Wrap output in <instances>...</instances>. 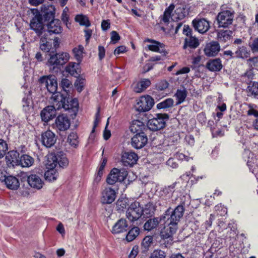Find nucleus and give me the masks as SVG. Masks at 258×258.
<instances>
[{"instance_id": "052dcab7", "label": "nucleus", "mask_w": 258, "mask_h": 258, "mask_svg": "<svg viewBox=\"0 0 258 258\" xmlns=\"http://www.w3.org/2000/svg\"><path fill=\"white\" fill-rule=\"evenodd\" d=\"M71 85L72 83L69 79L66 78L62 79L60 82V85L62 88V91H67L66 89L70 88Z\"/></svg>"}, {"instance_id": "c85d7f7f", "label": "nucleus", "mask_w": 258, "mask_h": 258, "mask_svg": "<svg viewBox=\"0 0 258 258\" xmlns=\"http://www.w3.org/2000/svg\"><path fill=\"white\" fill-rule=\"evenodd\" d=\"M233 32L230 30H220L217 32V37L218 42L224 43L230 40L232 37Z\"/></svg>"}, {"instance_id": "13d9d810", "label": "nucleus", "mask_w": 258, "mask_h": 258, "mask_svg": "<svg viewBox=\"0 0 258 258\" xmlns=\"http://www.w3.org/2000/svg\"><path fill=\"white\" fill-rule=\"evenodd\" d=\"M153 242V237L151 236H146L143 240L142 245L145 248H148Z\"/></svg>"}, {"instance_id": "0e129e2a", "label": "nucleus", "mask_w": 258, "mask_h": 258, "mask_svg": "<svg viewBox=\"0 0 258 258\" xmlns=\"http://www.w3.org/2000/svg\"><path fill=\"white\" fill-rule=\"evenodd\" d=\"M110 35L111 40L113 44L116 43L120 39V37L119 34L115 31H112L110 33Z\"/></svg>"}, {"instance_id": "1a4fd4ad", "label": "nucleus", "mask_w": 258, "mask_h": 258, "mask_svg": "<svg viewBox=\"0 0 258 258\" xmlns=\"http://www.w3.org/2000/svg\"><path fill=\"white\" fill-rule=\"evenodd\" d=\"M39 82L42 87L44 86L52 95L57 92V82L55 76H42L39 79Z\"/></svg>"}, {"instance_id": "cd10ccee", "label": "nucleus", "mask_w": 258, "mask_h": 258, "mask_svg": "<svg viewBox=\"0 0 258 258\" xmlns=\"http://www.w3.org/2000/svg\"><path fill=\"white\" fill-rule=\"evenodd\" d=\"M130 128L131 132L135 134L138 133L141 134V133H145L144 131L147 130L145 124L139 120H134Z\"/></svg>"}, {"instance_id": "c03bdc74", "label": "nucleus", "mask_w": 258, "mask_h": 258, "mask_svg": "<svg viewBox=\"0 0 258 258\" xmlns=\"http://www.w3.org/2000/svg\"><path fill=\"white\" fill-rule=\"evenodd\" d=\"M175 96L177 100V104H181L185 100L187 96V91L185 89H178L175 94Z\"/></svg>"}, {"instance_id": "864d4df0", "label": "nucleus", "mask_w": 258, "mask_h": 258, "mask_svg": "<svg viewBox=\"0 0 258 258\" xmlns=\"http://www.w3.org/2000/svg\"><path fill=\"white\" fill-rule=\"evenodd\" d=\"M215 210L217 212V214L221 216H224L227 213V208L224 207L221 204L215 207Z\"/></svg>"}, {"instance_id": "2eb2a0df", "label": "nucleus", "mask_w": 258, "mask_h": 258, "mask_svg": "<svg viewBox=\"0 0 258 258\" xmlns=\"http://www.w3.org/2000/svg\"><path fill=\"white\" fill-rule=\"evenodd\" d=\"M52 162L48 159L47 165L52 167H55L58 164L59 167L64 168L69 164V161L66 155L62 152H59L56 155L52 157Z\"/></svg>"}, {"instance_id": "5701e85b", "label": "nucleus", "mask_w": 258, "mask_h": 258, "mask_svg": "<svg viewBox=\"0 0 258 258\" xmlns=\"http://www.w3.org/2000/svg\"><path fill=\"white\" fill-rule=\"evenodd\" d=\"M27 180L29 185L32 188L37 189H41L44 182L39 175L35 174H31L27 176Z\"/></svg>"}, {"instance_id": "393cba45", "label": "nucleus", "mask_w": 258, "mask_h": 258, "mask_svg": "<svg viewBox=\"0 0 258 258\" xmlns=\"http://www.w3.org/2000/svg\"><path fill=\"white\" fill-rule=\"evenodd\" d=\"M116 192L110 187H106L102 192V202L103 204H111L115 200Z\"/></svg>"}, {"instance_id": "0eeeda50", "label": "nucleus", "mask_w": 258, "mask_h": 258, "mask_svg": "<svg viewBox=\"0 0 258 258\" xmlns=\"http://www.w3.org/2000/svg\"><path fill=\"white\" fill-rule=\"evenodd\" d=\"M127 174V171L125 169L114 168L108 174L106 182L111 185H113L117 182H122L125 179Z\"/></svg>"}, {"instance_id": "f3484780", "label": "nucleus", "mask_w": 258, "mask_h": 258, "mask_svg": "<svg viewBox=\"0 0 258 258\" xmlns=\"http://www.w3.org/2000/svg\"><path fill=\"white\" fill-rule=\"evenodd\" d=\"M138 156L133 151H125L122 152L121 157V161L124 166H133L135 164L138 160Z\"/></svg>"}, {"instance_id": "338daca9", "label": "nucleus", "mask_w": 258, "mask_h": 258, "mask_svg": "<svg viewBox=\"0 0 258 258\" xmlns=\"http://www.w3.org/2000/svg\"><path fill=\"white\" fill-rule=\"evenodd\" d=\"M174 157L175 158V159H176L178 160H180V161H183L184 160H186V161L188 160V157L186 156L184 154L181 153H176V154H175L174 155Z\"/></svg>"}, {"instance_id": "09e8293b", "label": "nucleus", "mask_w": 258, "mask_h": 258, "mask_svg": "<svg viewBox=\"0 0 258 258\" xmlns=\"http://www.w3.org/2000/svg\"><path fill=\"white\" fill-rule=\"evenodd\" d=\"M248 46L252 53L258 52V37L254 39H250L248 42Z\"/></svg>"}, {"instance_id": "2f4dec72", "label": "nucleus", "mask_w": 258, "mask_h": 258, "mask_svg": "<svg viewBox=\"0 0 258 258\" xmlns=\"http://www.w3.org/2000/svg\"><path fill=\"white\" fill-rule=\"evenodd\" d=\"M200 45V42L198 38L192 36L186 37L184 39V43L183 46V49L189 48L190 49H196Z\"/></svg>"}, {"instance_id": "423d86ee", "label": "nucleus", "mask_w": 258, "mask_h": 258, "mask_svg": "<svg viewBox=\"0 0 258 258\" xmlns=\"http://www.w3.org/2000/svg\"><path fill=\"white\" fill-rule=\"evenodd\" d=\"M34 17L30 23L31 29L33 30L38 36H40L44 32V25L43 23L42 16L37 9L33 10Z\"/></svg>"}, {"instance_id": "20e7f679", "label": "nucleus", "mask_w": 258, "mask_h": 258, "mask_svg": "<svg viewBox=\"0 0 258 258\" xmlns=\"http://www.w3.org/2000/svg\"><path fill=\"white\" fill-rule=\"evenodd\" d=\"M69 58L70 55L67 52L50 54V57L48 60L47 65L52 73H57L60 70L61 67L68 62Z\"/></svg>"}, {"instance_id": "8fccbe9b", "label": "nucleus", "mask_w": 258, "mask_h": 258, "mask_svg": "<svg viewBox=\"0 0 258 258\" xmlns=\"http://www.w3.org/2000/svg\"><path fill=\"white\" fill-rule=\"evenodd\" d=\"M77 78V79L75 82L74 85L77 91L80 93L84 89L85 80L83 78H80V76Z\"/></svg>"}, {"instance_id": "9b49d317", "label": "nucleus", "mask_w": 258, "mask_h": 258, "mask_svg": "<svg viewBox=\"0 0 258 258\" xmlns=\"http://www.w3.org/2000/svg\"><path fill=\"white\" fill-rule=\"evenodd\" d=\"M70 120L67 115L63 114L59 115L55 119V123L53 124V127L57 132H64L70 127Z\"/></svg>"}, {"instance_id": "4d7b16f0", "label": "nucleus", "mask_w": 258, "mask_h": 258, "mask_svg": "<svg viewBox=\"0 0 258 258\" xmlns=\"http://www.w3.org/2000/svg\"><path fill=\"white\" fill-rule=\"evenodd\" d=\"M165 253L161 250H155L150 258H165Z\"/></svg>"}, {"instance_id": "680f3d73", "label": "nucleus", "mask_w": 258, "mask_h": 258, "mask_svg": "<svg viewBox=\"0 0 258 258\" xmlns=\"http://www.w3.org/2000/svg\"><path fill=\"white\" fill-rule=\"evenodd\" d=\"M234 53H233L231 50H227L224 51L222 53L220 54V55L222 57L226 59H230L234 57L233 55Z\"/></svg>"}, {"instance_id": "3c124183", "label": "nucleus", "mask_w": 258, "mask_h": 258, "mask_svg": "<svg viewBox=\"0 0 258 258\" xmlns=\"http://www.w3.org/2000/svg\"><path fill=\"white\" fill-rule=\"evenodd\" d=\"M8 150L7 142L3 139H0V159L3 158Z\"/></svg>"}, {"instance_id": "6e6552de", "label": "nucleus", "mask_w": 258, "mask_h": 258, "mask_svg": "<svg viewBox=\"0 0 258 258\" xmlns=\"http://www.w3.org/2000/svg\"><path fill=\"white\" fill-rule=\"evenodd\" d=\"M143 207L138 202L132 203L127 208L126 216L128 220L134 222L141 218L143 215Z\"/></svg>"}, {"instance_id": "72a5a7b5", "label": "nucleus", "mask_w": 258, "mask_h": 258, "mask_svg": "<svg viewBox=\"0 0 258 258\" xmlns=\"http://www.w3.org/2000/svg\"><path fill=\"white\" fill-rule=\"evenodd\" d=\"M164 47V44L159 41H157V43L152 44L147 46L148 49L152 51L167 54L168 52L165 50Z\"/></svg>"}, {"instance_id": "ea45409f", "label": "nucleus", "mask_w": 258, "mask_h": 258, "mask_svg": "<svg viewBox=\"0 0 258 258\" xmlns=\"http://www.w3.org/2000/svg\"><path fill=\"white\" fill-rule=\"evenodd\" d=\"M173 99L169 98L158 103L156 107L158 109H166L172 107L173 106Z\"/></svg>"}, {"instance_id": "79ce46f5", "label": "nucleus", "mask_w": 258, "mask_h": 258, "mask_svg": "<svg viewBox=\"0 0 258 258\" xmlns=\"http://www.w3.org/2000/svg\"><path fill=\"white\" fill-rule=\"evenodd\" d=\"M140 229L138 227L132 228L126 236V239L128 242L132 241L139 234Z\"/></svg>"}, {"instance_id": "49530a36", "label": "nucleus", "mask_w": 258, "mask_h": 258, "mask_svg": "<svg viewBox=\"0 0 258 258\" xmlns=\"http://www.w3.org/2000/svg\"><path fill=\"white\" fill-rule=\"evenodd\" d=\"M76 22H79L81 25L89 27L91 24L88 18L83 15H78L75 17Z\"/></svg>"}, {"instance_id": "4be33fe9", "label": "nucleus", "mask_w": 258, "mask_h": 258, "mask_svg": "<svg viewBox=\"0 0 258 258\" xmlns=\"http://www.w3.org/2000/svg\"><path fill=\"white\" fill-rule=\"evenodd\" d=\"M42 20L47 22L54 19L55 8L52 5L44 6L41 8Z\"/></svg>"}, {"instance_id": "f03ea898", "label": "nucleus", "mask_w": 258, "mask_h": 258, "mask_svg": "<svg viewBox=\"0 0 258 258\" xmlns=\"http://www.w3.org/2000/svg\"><path fill=\"white\" fill-rule=\"evenodd\" d=\"M51 99L53 106L56 110L61 108L72 113L71 115H76L79 107L77 99H72L67 91H61L52 95Z\"/></svg>"}, {"instance_id": "774afa93", "label": "nucleus", "mask_w": 258, "mask_h": 258, "mask_svg": "<svg viewBox=\"0 0 258 258\" xmlns=\"http://www.w3.org/2000/svg\"><path fill=\"white\" fill-rule=\"evenodd\" d=\"M110 27L109 20H103L101 22V28L103 31L107 30Z\"/></svg>"}, {"instance_id": "603ef678", "label": "nucleus", "mask_w": 258, "mask_h": 258, "mask_svg": "<svg viewBox=\"0 0 258 258\" xmlns=\"http://www.w3.org/2000/svg\"><path fill=\"white\" fill-rule=\"evenodd\" d=\"M107 160L105 158L102 159L101 162L99 166L97 175L95 178L96 180L99 181L101 179V176L103 175V171L104 169V167L106 164Z\"/></svg>"}, {"instance_id": "ddd939ff", "label": "nucleus", "mask_w": 258, "mask_h": 258, "mask_svg": "<svg viewBox=\"0 0 258 258\" xmlns=\"http://www.w3.org/2000/svg\"><path fill=\"white\" fill-rule=\"evenodd\" d=\"M0 181L11 190H17L20 186V182L17 177L12 175H7L2 172L0 173Z\"/></svg>"}, {"instance_id": "7c9ffc66", "label": "nucleus", "mask_w": 258, "mask_h": 258, "mask_svg": "<svg viewBox=\"0 0 258 258\" xmlns=\"http://www.w3.org/2000/svg\"><path fill=\"white\" fill-rule=\"evenodd\" d=\"M234 54L235 57L244 59L250 57V51L245 46L242 45L238 46Z\"/></svg>"}, {"instance_id": "aec40b11", "label": "nucleus", "mask_w": 258, "mask_h": 258, "mask_svg": "<svg viewBox=\"0 0 258 258\" xmlns=\"http://www.w3.org/2000/svg\"><path fill=\"white\" fill-rule=\"evenodd\" d=\"M56 141L55 134L50 130L46 131L41 135L42 143L47 148H50L53 146Z\"/></svg>"}, {"instance_id": "37998d69", "label": "nucleus", "mask_w": 258, "mask_h": 258, "mask_svg": "<svg viewBox=\"0 0 258 258\" xmlns=\"http://www.w3.org/2000/svg\"><path fill=\"white\" fill-rule=\"evenodd\" d=\"M83 50L84 47L81 45H79L78 47H75L73 49L74 57L79 62L82 61Z\"/></svg>"}, {"instance_id": "bf43d9fd", "label": "nucleus", "mask_w": 258, "mask_h": 258, "mask_svg": "<svg viewBox=\"0 0 258 258\" xmlns=\"http://www.w3.org/2000/svg\"><path fill=\"white\" fill-rule=\"evenodd\" d=\"M169 86V83L166 80H161L157 85V88L159 90H164Z\"/></svg>"}, {"instance_id": "b1692460", "label": "nucleus", "mask_w": 258, "mask_h": 258, "mask_svg": "<svg viewBox=\"0 0 258 258\" xmlns=\"http://www.w3.org/2000/svg\"><path fill=\"white\" fill-rule=\"evenodd\" d=\"M220 50L219 43L217 41H212L207 44L204 48L206 55L208 56H214Z\"/></svg>"}, {"instance_id": "dca6fc26", "label": "nucleus", "mask_w": 258, "mask_h": 258, "mask_svg": "<svg viewBox=\"0 0 258 258\" xmlns=\"http://www.w3.org/2000/svg\"><path fill=\"white\" fill-rule=\"evenodd\" d=\"M135 134L131 139V144L136 149H140L146 146L148 142V138L145 133Z\"/></svg>"}, {"instance_id": "e2e57ef3", "label": "nucleus", "mask_w": 258, "mask_h": 258, "mask_svg": "<svg viewBox=\"0 0 258 258\" xmlns=\"http://www.w3.org/2000/svg\"><path fill=\"white\" fill-rule=\"evenodd\" d=\"M167 54H164V53H162L161 55H155L154 56H152L150 57L149 61L154 62L158 61H163L166 58V56Z\"/></svg>"}, {"instance_id": "39448f33", "label": "nucleus", "mask_w": 258, "mask_h": 258, "mask_svg": "<svg viewBox=\"0 0 258 258\" xmlns=\"http://www.w3.org/2000/svg\"><path fill=\"white\" fill-rule=\"evenodd\" d=\"M169 117V115L166 113L156 114L154 117L148 120L147 126L150 130L155 131L163 129Z\"/></svg>"}, {"instance_id": "69168bd1", "label": "nucleus", "mask_w": 258, "mask_h": 258, "mask_svg": "<svg viewBox=\"0 0 258 258\" xmlns=\"http://www.w3.org/2000/svg\"><path fill=\"white\" fill-rule=\"evenodd\" d=\"M175 158H170L166 162L167 165L172 167L173 168H176L178 166V163L175 161Z\"/></svg>"}, {"instance_id": "4c0bfd02", "label": "nucleus", "mask_w": 258, "mask_h": 258, "mask_svg": "<svg viewBox=\"0 0 258 258\" xmlns=\"http://www.w3.org/2000/svg\"><path fill=\"white\" fill-rule=\"evenodd\" d=\"M158 218H154L148 220L144 225V228L145 230L151 231L155 228L159 224Z\"/></svg>"}, {"instance_id": "e433bc0d", "label": "nucleus", "mask_w": 258, "mask_h": 258, "mask_svg": "<svg viewBox=\"0 0 258 258\" xmlns=\"http://www.w3.org/2000/svg\"><path fill=\"white\" fill-rule=\"evenodd\" d=\"M54 168L50 166V169L45 172L44 176L46 180L54 181L57 179L58 173Z\"/></svg>"}, {"instance_id": "a211bd4d", "label": "nucleus", "mask_w": 258, "mask_h": 258, "mask_svg": "<svg viewBox=\"0 0 258 258\" xmlns=\"http://www.w3.org/2000/svg\"><path fill=\"white\" fill-rule=\"evenodd\" d=\"M56 115V109L53 105H49L44 108L41 111V120L47 122L54 118Z\"/></svg>"}, {"instance_id": "6ab92c4d", "label": "nucleus", "mask_w": 258, "mask_h": 258, "mask_svg": "<svg viewBox=\"0 0 258 258\" xmlns=\"http://www.w3.org/2000/svg\"><path fill=\"white\" fill-rule=\"evenodd\" d=\"M20 159L19 153L15 150H12L8 152L6 156V161L9 167H14L19 165Z\"/></svg>"}, {"instance_id": "6e6d98bb", "label": "nucleus", "mask_w": 258, "mask_h": 258, "mask_svg": "<svg viewBox=\"0 0 258 258\" xmlns=\"http://www.w3.org/2000/svg\"><path fill=\"white\" fill-rule=\"evenodd\" d=\"M247 63L251 68L256 67L258 64V56L249 58L247 60Z\"/></svg>"}, {"instance_id": "c9c22d12", "label": "nucleus", "mask_w": 258, "mask_h": 258, "mask_svg": "<svg viewBox=\"0 0 258 258\" xmlns=\"http://www.w3.org/2000/svg\"><path fill=\"white\" fill-rule=\"evenodd\" d=\"M155 208L152 203H149L143 207V218H149L154 214Z\"/></svg>"}, {"instance_id": "bb28decb", "label": "nucleus", "mask_w": 258, "mask_h": 258, "mask_svg": "<svg viewBox=\"0 0 258 258\" xmlns=\"http://www.w3.org/2000/svg\"><path fill=\"white\" fill-rule=\"evenodd\" d=\"M80 62H70L66 68V71L71 76L79 77L81 73Z\"/></svg>"}, {"instance_id": "473e14b6", "label": "nucleus", "mask_w": 258, "mask_h": 258, "mask_svg": "<svg viewBox=\"0 0 258 258\" xmlns=\"http://www.w3.org/2000/svg\"><path fill=\"white\" fill-rule=\"evenodd\" d=\"M34 159L32 157L27 154H24L20 157L19 165L23 167H29L34 164Z\"/></svg>"}, {"instance_id": "a878e982", "label": "nucleus", "mask_w": 258, "mask_h": 258, "mask_svg": "<svg viewBox=\"0 0 258 258\" xmlns=\"http://www.w3.org/2000/svg\"><path fill=\"white\" fill-rule=\"evenodd\" d=\"M128 228L127 221L121 218L118 220L112 227L111 232L113 234H118L126 231Z\"/></svg>"}, {"instance_id": "9d476101", "label": "nucleus", "mask_w": 258, "mask_h": 258, "mask_svg": "<svg viewBox=\"0 0 258 258\" xmlns=\"http://www.w3.org/2000/svg\"><path fill=\"white\" fill-rule=\"evenodd\" d=\"M176 184L177 182H174L170 185L165 186L161 188L158 192L159 199L162 202V204H160V205L167 204L170 202L175 191Z\"/></svg>"}, {"instance_id": "4468645a", "label": "nucleus", "mask_w": 258, "mask_h": 258, "mask_svg": "<svg viewBox=\"0 0 258 258\" xmlns=\"http://www.w3.org/2000/svg\"><path fill=\"white\" fill-rule=\"evenodd\" d=\"M154 104V100L152 97L148 95L142 97L137 103L136 109L139 112H146L150 110Z\"/></svg>"}, {"instance_id": "de8ad7c7", "label": "nucleus", "mask_w": 258, "mask_h": 258, "mask_svg": "<svg viewBox=\"0 0 258 258\" xmlns=\"http://www.w3.org/2000/svg\"><path fill=\"white\" fill-rule=\"evenodd\" d=\"M31 101V97L30 96L27 95V96L23 97L22 101V107L23 111L25 112H27L29 111L31 105L30 102Z\"/></svg>"}, {"instance_id": "5fc2aeb1", "label": "nucleus", "mask_w": 258, "mask_h": 258, "mask_svg": "<svg viewBox=\"0 0 258 258\" xmlns=\"http://www.w3.org/2000/svg\"><path fill=\"white\" fill-rule=\"evenodd\" d=\"M127 199H119L116 202V206L118 210L123 211L127 207Z\"/></svg>"}, {"instance_id": "412c9836", "label": "nucleus", "mask_w": 258, "mask_h": 258, "mask_svg": "<svg viewBox=\"0 0 258 258\" xmlns=\"http://www.w3.org/2000/svg\"><path fill=\"white\" fill-rule=\"evenodd\" d=\"M192 24L195 29L202 34L206 32L210 28L209 22L204 18L194 19Z\"/></svg>"}, {"instance_id": "58836bf2", "label": "nucleus", "mask_w": 258, "mask_h": 258, "mask_svg": "<svg viewBox=\"0 0 258 258\" xmlns=\"http://www.w3.org/2000/svg\"><path fill=\"white\" fill-rule=\"evenodd\" d=\"M246 92L248 96L256 97L258 95V83L256 82H251L247 87Z\"/></svg>"}, {"instance_id": "7ed1b4c3", "label": "nucleus", "mask_w": 258, "mask_h": 258, "mask_svg": "<svg viewBox=\"0 0 258 258\" xmlns=\"http://www.w3.org/2000/svg\"><path fill=\"white\" fill-rule=\"evenodd\" d=\"M47 31L40 38V48L45 52H49L51 48V42L48 38V35L60 34L62 31V28L61 25V22L58 19H53L47 24Z\"/></svg>"}, {"instance_id": "a19ab883", "label": "nucleus", "mask_w": 258, "mask_h": 258, "mask_svg": "<svg viewBox=\"0 0 258 258\" xmlns=\"http://www.w3.org/2000/svg\"><path fill=\"white\" fill-rule=\"evenodd\" d=\"M174 8L175 5L173 4H171L165 10L162 18V21L165 23L167 24L169 23L170 18H171V13Z\"/></svg>"}, {"instance_id": "f704fd0d", "label": "nucleus", "mask_w": 258, "mask_h": 258, "mask_svg": "<svg viewBox=\"0 0 258 258\" xmlns=\"http://www.w3.org/2000/svg\"><path fill=\"white\" fill-rule=\"evenodd\" d=\"M151 81L148 79H143L138 82L135 88L136 92L140 93L146 89L151 85Z\"/></svg>"}, {"instance_id": "a18cd8bd", "label": "nucleus", "mask_w": 258, "mask_h": 258, "mask_svg": "<svg viewBox=\"0 0 258 258\" xmlns=\"http://www.w3.org/2000/svg\"><path fill=\"white\" fill-rule=\"evenodd\" d=\"M77 135L74 133H71L68 137L67 142L73 147L77 148L79 142L77 140Z\"/></svg>"}, {"instance_id": "c756f323", "label": "nucleus", "mask_w": 258, "mask_h": 258, "mask_svg": "<svg viewBox=\"0 0 258 258\" xmlns=\"http://www.w3.org/2000/svg\"><path fill=\"white\" fill-rule=\"evenodd\" d=\"M207 69L212 72L220 71L222 68L221 60L220 58H215L209 60L207 64Z\"/></svg>"}, {"instance_id": "f257e3e1", "label": "nucleus", "mask_w": 258, "mask_h": 258, "mask_svg": "<svg viewBox=\"0 0 258 258\" xmlns=\"http://www.w3.org/2000/svg\"><path fill=\"white\" fill-rule=\"evenodd\" d=\"M184 212V208L182 205L177 206L172 211L171 215L167 214L169 212V209L166 211L167 217L165 218L167 219L165 222L164 227L161 232V235L164 239H169V240L172 241L173 235L177 229L178 223L183 216Z\"/></svg>"}, {"instance_id": "f8f14e48", "label": "nucleus", "mask_w": 258, "mask_h": 258, "mask_svg": "<svg viewBox=\"0 0 258 258\" xmlns=\"http://www.w3.org/2000/svg\"><path fill=\"white\" fill-rule=\"evenodd\" d=\"M233 14L230 11H224L218 14L217 20L219 27H227L231 25L233 20Z\"/></svg>"}]
</instances>
